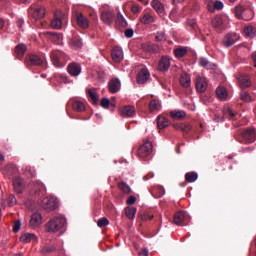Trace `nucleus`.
Listing matches in <instances>:
<instances>
[{
	"label": "nucleus",
	"instance_id": "6e6552de",
	"mask_svg": "<svg viewBox=\"0 0 256 256\" xmlns=\"http://www.w3.org/2000/svg\"><path fill=\"white\" fill-rule=\"evenodd\" d=\"M100 19L104 25H112L115 20V13L111 10H104L100 15Z\"/></svg>",
	"mask_w": 256,
	"mask_h": 256
},
{
	"label": "nucleus",
	"instance_id": "58836bf2",
	"mask_svg": "<svg viewBox=\"0 0 256 256\" xmlns=\"http://www.w3.org/2000/svg\"><path fill=\"white\" fill-rule=\"evenodd\" d=\"M234 13L237 19H243V15H245V8H243V6H236Z\"/></svg>",
	"mask_w": 256,
	"mask_h": 256
},
{
	"label": "nucleus",
	"instance_id": "1a4fd4ad",
	"mask_svg": "<svg viewBox=\"0 0 256 256\" xmlns=\"http://www.w3.org/2000/svg\"><path fill=\"white\" fill-rule=\"evenodd\" d=\"M208 86L209 83L207 82V78L202 76L196 77V90L198 93H205Z\"/></svg>",
	"mask_w": 256,
	"mask_h": 256
},
{
	"label": "nucleus",
	"instance_id": "aec40b11",
	"mask_svg": "<svg viewBox=\"0 0 256 256\" xmlns=\"http://www.w3.org/2000/svg\"><path fill=\"white\" fill-rule=\"evenodd\" d=\"M26 61L29 63V65H33V66L43 65V60L41 59V57L35 54L27 56Z\"/></svg>",
	"mask_w": 256,
	"mask_h": 256
},
{
	"label": "nucleus",
	"instance_id": "20e7f679",
	"mask_svg": "<svg viewBox=\"0 0 256 256\" xmlns=\"http://www.w3.org/2000/svg\"><path fill=\"white\" fill-rule=\"evenodd\" d=\"M240 39H241V36H239V34L228 33L224 36L222 40V45L223 47H226V48L233 47V45H235V43H237V41H239Z\"/></svg>",
	"mask_w": 256,
	"mask_h": 256
},
{
	"label": "nucleus",
	"instance_id": "b1692460",
	"mask_svg": "<svg viewBox=\"0 0 256 256\" xmlns=\"http://www.w3.org/2000/svg\"><path fill=\"white\" fill-rule=\"evenodd\" d=\"M156 121L158 129H165L166 127H169V120L165 116L159 115Z\"/></svg>",
	"mask_w": 256,
	"mask_h": 256
},
{
	"label": "nucleus",
	"instance_id": "13d9d810",
	"mask_svg": "<svg viewBox=\"0 0 256 256\" xmlns=\"http://www.w3.org/2000/svg\"><path fill=\"white\" fill-rule=\"evenodd\" d=\"M167 37L163 32H158L156 35V40L157 41H166Z\"/></svg>",
	"mask_w": 256,
	"mask_h": 256
},
{
	"label": "nucleus",
	"instance_id": "4c0bfd02",
	"mask_svg": "<svg viewBox=\"0 0 256 256\" xmlns=\"http://www.w3.org/2000/svg\"><path fill=\"white\" fill-rule=\"evenodd\" d=\"M70 45L74 49H81L83 47V40H81L80 38H74L71 40Z\"/></svg>",
	"mask_w": 256,
	"mask_h": 256
},
{
	"label": "nucleus",
	"instance_id": "9b49d317",
	"mask_svg": "<svg viewBox=\"0 0 256 256\" xmlns=\"http://www.w3.org/2000/svg\"><path fill=\"white\" fill-rule=\"evenodd\" d=\"M108 89L112 94L119 93V91H121V80L112 78L108 83Z\"/></svg>",
	"mask_w": 256,
	"mask_h": 256
},
{
	"label": "nucleus",
	"instance_id": "7c9ffc66",
	"mask_svg": "<svg viewBox=\"0 0 256 256\" xmlns=\"http://www.w3.org/2000/svg\"><path fill=\"white\" fill-rule=\"evenodd\" d=\"M199 65L200 67H204L205 69H215V64L209 62L207 58H200Z\"/></svg>",
	"mask_w": 256,
	"mask_h": 256
},
{
	"label": "nucleus",
	"instance_id": "e433bc0d",
	"mask_svg": "<svg viewBox=\"0 0 256 256\" xmlns=\"http://www.w3.org/2000/svg\"><path fill=\"white\" fill-rule=\"evenodd\" d=\"M125 213H126V217H128V219H135V214L137 213V208L126 207Z\"/></svg>",
	"mask_w": 256,
	"mask_h": 256
},
{
	"label": "nucleus",
	"instance_id": "69168bd1",
	"mask_svg": "<svg viewBox=\"0 0 256 256\" xmlns=\"http://www.w3.org/2000/svg\"><path fill=\"white\" fill-rule=\"evenodd\" d=\"M131 11H132V13H139L140 8H139V6H132Z\"/></svg>",
	"mask_w": 256,
	"mask_h": 256
},
{
	"label": "nucleus",
	"instance_id": "6ab92c4d",
	"mask_svg": "<svg viewBox=\"0 0 256 256\" xmlns=\"http://www.w3.org/2000/svg\"><path fill=\"white\" fill-rule=\"evenodd\" d=\"M149 77H151V75L149 74V70L143 69L138 74L137 83L143 85L144 83H147Z\"/></svg>",
	"mask_w": 256,
	"mask_h": 256
},
{
	"label": "nucleus",
	"instance_id": "2eb2a0df",
	"mask_svg": "<svg viewBox=\"0 0 256 256\" xmlns=\"http://www.w3.org/2000/svg\"><path fill=\"white\" fill-rule=\"evenodd\" d=\"M29 13L30 15H32V17L34 19H43V17H45V8L43 7H38V8H34L33 6L29 9Z\"/></svg>",
	"mask_w": 256,
	"mask_h": 256
},
{
	"label": "nucleus",
	"instance_id": "a19ab883",
	"mask_svg": "<svg viewBox=\"0 0 256 256\" xmlns=\"http://www.w3.org/2000/svg\"><path fill=\"white\" fill-rule=\"evenodd\" d=\"M197 177L198 175L195 172H188L185 175V179L188 181V183H195V181H197Z\"/></svg>",
	"mask_w": 256,
	"mask_h": 256
},
{
	"label": "nucleus",
	"instance_id": "6e6d98bb",
	"mask_svg": "<svg viewBox=\"0 0 256 256\" xmlns=\"http://www.w3.org/2000/svg\"><path fill=\"white\" fill-rule=\"evenodd\" d=\"M54 37V39L57 40V43H62L63 42V34H58V33H50Z\"/></svg>",
	"mask_w": 256,
	"mask_h": 256
},
{
	"label": "nucleus",
	"instance_id": "bb28decb",
	"mask_svg": "<svg viewBox=\"0 0 256 256\" xmlns=\"http://www.w3.org/2000/svg\"><path fill=\"white\" fill-rule=\"evenodd\" d=\"M212 25L214 29L217 31H222L223 30V18L221 16H216L212 19Z\"/></svg>",
	"mask_w": 256,
	"mask_h": 256
},
{
	"label": "nucleus",
	"instance_id": "338daca9",
	"mask_svg": "<svg viewBox=\"0 0 256 256\" xmlns=\"http://www.w3.org/2000/svg\"><path fill=\"white\" fill-rule=\"evenodd\" d=\"M5 26V21L0 18V29H2Z\"/></svg>",
	"mask_w": 256,
	"mask_h": 256
},
{
	"label": "nucleus",
	"instance_id": "5701e85b",
	"mask_svg": "<svg viewBox=\"0 0 256 256\" xmlns=\"http://www.w3.org/2000/svg\"><path fill=\"white\" fill-rule=\"evenodd\" d=\"M186 116H187V114L183 110H172L170 112V117L177 121H179L181 119H185Z\"/></svg>",
	"mask_w": 256,
	"mask_h": 256
},
{
	"label": "nucleus",
	"instance_id": "f3484780",
	"mask_svg": "<svg viewBox=\"0 0 256 256\" xmlns=\"http://www.w3.org/2000/svg\"><path fill=\"white\" fill-rule=\"evenodd\" d=\"M77 25L81 29H87L89 27V19L85 17L82 13L76 14Z\"/></svg>",
	"mask_w": 256,
	"mask_h": 256
},
{
	"label": "nucleus",
	"instance_id": "a18cd8bd",
	"mask_svg": "<svg viewBox=\"0 0 256 256\" xmlns=\"http://www.w3.org/2000/svg\"><path fill=\"white\" fill-rule=\"evenodd\" d=\"M224 115H227L228 117H230L231 119H233V117H235V115H237V112H235L233 109H231V107L226 106L224 107Z\"/></svg>",
	"mask_w": 256,
	"mask_h": 256
},
{
	"label": "nucleus",
	"instance_id": "c9c22d12",
	"mask_svg": "<svg viewBox=\"0 0 256 256\" xmlns=\"http://www.w3.org/2000/svg\"><path fill=\"white\" fill-rule=\"evenodd\" d=\"M87 93L94 103L99 101V94H97V90L95 88L88 89Z\"/></svg>",
	"mask_w": 256,
	"mask_h": 256
},
{
	"label": "nucleus",
	"instance_id": "423d86ee",
	"mask_svg": "<svg viewBox=\"0 0 256 256\" xmlns=\"http://www.w3.org/2000/svg\"><path fill=\"white\" fill-rule=\"evenodd\" d=\"M13 189L16 195H22L23 191H25V180L19 176H15L13 178Z\"/></svg>",
	"mask_w": 256,
	"mask_h": 256
},
{
	"label": "nucleus",
	"instance_id": "4468645a",
	"mask_svg": "<svg viewBox=\"0 0 256 256\" xmlns=\"http://www.w3.org/2000/svg\"><path fill=\"white\" fill-rule=\"evenodd\" d=\"M111 55H112V59H113L114 63H121L123 61V58H124L123 48L115 47L112 50Z\"/></svg>",
	"mask_w": 256,
	"mask_h": 256
},
{
	"label": "nucleus",
	"instance_id": "bf43d9fd",
	"mask_svg": "<svg viewBox=\"0 0 256 256\" xmlns=\"http://www.w3.org/2000/svg\"><path fill=\"white\" fill-rule=\"evenodd\" d=\"M133 35H135V31H133V29L125 30V37H127L128 39H131V37H133Z\"/></svg>",
	"mask_w": 256,
	"mask_h": 256
},
{
	"label": "nucleus",
	"instance_id": "37998d69",
	"mask_svg": "<svg viewBox=\"0 0 256 256\" xmlns=\"http://www.w3.org/2000/svg\"><path fill=\"white\" fill-rule=\"evenodd\" d=\"M73 109L74 111L81 113L82 111H85V104H83V102L76 101L73 103Z\"/></svg>",
	"mask_w": 256,
	"mask_h": 256
},
{
	"label": "nucleus",
	"instance_id": "f8f14e48",
	"mask_svg": "<svg viewBox=\"0 0 256 256\" xmlns=\"http://www.w3.org/2000/svg\"><path fill=\"white\" fill-rule=\"evenodd\" d=\"M68 73L71 77H79L81 75V64L73 62L68 65Z\"/></svg>",
	"mask_w": 256,
	"mask_h": 256
},
{
	"label": "nucleus",
	"instance_id": "9d476101",
	"mask_svg": "<svg viewBox=\"0 0 256 256\" xmlns=\"http://www.w3.org/2000/svg\"><path fill=\"white\" fill-rule=\"evenodd\" d=\"M151 151H153V144H151V142H146L138 149V155L139 157H147L148 155H151Z\"/></svg>",
	"mask_w": 256,
	"mask_h": 256
},
{
	"label": "nucleus",
	"instance_id": "09e8293b",
	"mask_svg": "<svg viewBox=\"0 0 256 256\" xmlns=\"http://www.w3.org/2000/svg\"><path fill=\"white\" fill-rule=\"evenodd\" d=\"M240 97L242 101H245L246 103H251L253 100L251 99V95L247 92H241Z\"/></svg>",
	"mask_w": 256,
	"mask_h": 256
},
{
	"label": "nucleus",
	"instance_id": "ddd939ff",
	"mask_svg": "<svg viewBox=\"0 0 256 256\" xmlns=\"http://www.w3.org/2000/svg\"><path fill=\"white\" fill-rule=\"evenodd\" d=\"M120 115L122 117H135V115H137V111L134 106L127 105L120 109Z\"/></svg>",
	"mask_w": 256,
	"mask_h": 256
},
{
	"label": "nucleus",
	"instance_id": "4be33fe9",
	"mask_svg": "<svg viewBox=\"0 0 256 256\" xmlns=\"http://www.w3.org/2000/svg\"><path fill=\"white\" fill-rule=\"evenodd\" d=\"M238 81L242 89H247V87H251V80L249 79L248 75H240L238 77Z\"/></svg>",
	"mask_w": 256,
	"mask_h": 256
},
{
	"label": "nucleus",
	"instance_id": "680f3d73",
	"mask_svg": "<svg viewBox=\"0 0 256 256\" xmlns=\"http://www.w3.org/2000/svg\"><path fill=\"white\" fill-rule=\"evenodd\" d=\"M137 201V198L135 196H129L127 199V205H134V203Z\"/></svg>",
	"mask_w": 256,
	"mask_h": 256
},
{
	"label": "nucleus",
	"instance_id": "c85d7f7f",
	"mask_svg": "<svg viewBox=\"0 0 256 256\" xmlns=\"http://www.w3.org/2000/svg\"><path fill=\"white\" fill-rule=\"evenodd\" d=\"M180 85H182V87H190L191 86V76L189 74H182L180 76Z\"/></svg>",
	"mask_w": 256,
	"mask_h": 256
},
{
	"label": "nucleus",
	"instance_id": "393cba45",
	"mask_svg": "<svg viewBox=\"0 0 256 256\" xmlns=\"http://www.w3.org/2000/svg\"><path fill=\"white\" fill-rule=\"evenodd\" d=\"M140 23H142V25H151V23H155V17L149 13H145L140 17Z\"/></svg>",
	"mask_w": 256,
	"mask_h": 256
},
{
	"label": "nucleus",
	"instance_id": "052dcab7",
	"mask_svg": "<svg viewBox=\"0 0 256 256\" xmlns=\"http://www.w3.org/2000/svg\"><path fill=\"white\" fill-rule=\"evenodd\" d=\"M214 8H216L218 11H221V9H223V2L221 1H216L214 3Z\"/></svg>",
	"mask_w": 256,
	"mask_h": 256
},
{
	"label": "nucleus",
	"instance_id": "72a5a7b5",
	"mask_svg": "<svg viewBox=\"0 0 256 256\" xmlns=\"http://www.w3.org/2000/svg\"><path fill=\"white\" fill-rule=\"evenodd\" d=\"M174 129L177 131H183V133H187L191 131V125L189 124H173Z\"/></svg>",
	"mask_w": 256,
	"mask_h": 256
},
{
	"label": "nucleus",
	"instance_id": "49530a36",
	"mask_svg": "<svg viewBox=\"0 0 256 256\" xmlns=\"http://www.w3.org/2000/svg\"><path fill=\"white\" fill-rule=\"evenodd\" d=\"M119 189L120 191H123V193H127V194L131 193V187H129V185L125 182H121L119 184Z\"/></svg>",
	"mask_w": 256,
	"mask_h": 256
},
{
	"label": "nucleus",
	"instance_id": "473e14b6",
	"mask_svg": "<svg viewBox=\"0 0 256 256\" xmlns=\"http://www.w3.org/2000/svg\"><path fill=\"white\" fill-rule=\"evenodd\" d=\"M149 109L152 113L159 111L161 109V102H159L157 100H152L149 103Z\"/></svg>",
	"mask_w": 256,
	"mask_h": 256
},
{
	"label": "nucleus",
	"instance_id": "e2e57ef3",
	"mask_svg": "<svg viewBox=\"0 0 256 256\" xmlns=\"http://www.w3.org/2000/svg\"><path fill=\"white\" fill-rule=\"evenodd\" d=\"M140 256H149V250L147 248H144L139 253Z\"/></svg>",
	"mask_w": 256,
	"mask_h": 256
},
{
	"label": "nucleus",
	"instance_id": "864d4df0",
	"mask_svg": "<svg viewBox=\"0 0 256 256\" xmlns=\"http://www.w3.org/2000/svg\"><path fill=\"white\" fill-rule=\"evenodd\" d=\"M97 225L98 227H107V225H109V219L101 218L100 220H98Z\"/></svg>",
	"mask_w": 256,
	"mask_h": 256
},
{
	"label": "nucleus",
	"instance_id": "2f4dec72",
	"mask_svg": "<svg viewBox=\"0 0 256 256\" xmlns=\"http://www.w3.org/2000/svg\"><path fill=\"white\" fill-rule=\"evenodd\" d=\"M216 95L220 99H227V97H229V93H227V89L221 86L216 89Z\"/></svg>",
	"mask_w": 256,
	"mask_h": 256
},
{
	"label": "nucleus",
	"instance_id": "0eeeda50",
	"mask_svg": "<svg viewBox=\"0 0 256 256\" xmlns=\"http://www.w3.org/2000/svg\"><path fill=\"white\" fill-rule=\"evenodd\" d=\"M30 227L32 229H37L43 225V216L39 212H34L30 218Z\"/></svg>",
	"mask_w": 256,
	"mask_h": 256
},
{
	"label": "nucleus",
	"instance_id": "c756f323",
	"mask_svg": "<svg viewBox=\"0 0 256 256\" xmlns=\"http://www.w3.org/2000/svg\"><path fill=\"white\" fill-rule=\"evenodd\" d=\"M186 215L187 214L185 212L176 213L175 216H174L175 225H182L183 221H185Z\"/></svg>",
	"mask_w": 256,
	"mask_h": 256
},
{
	"label": "nucleus",
	"instance_id": "774afa93",
	"mask_svg": "<svg viewBox=\"0 0 256 256\" xmlns=\"http://www.w3.org/2000/svg\"><path fill=\"white\" fill-rule=\"evenodd\" d=\"M252 59L255 63V67H256V52L252 53Z\"/></svg>",
	"mask_w": 256,
	"mask_h": 256
},
{
	"label": "nucleus",
	"instance_id": "7ed1b4c3",
	"mask_svg": "<svg viewBox=\"0 0 256 256\" xmlns=\"http://www.w3.org/2000/svg\"><path fill=\"white\" fill-rule=\"evenodd\" d=\"M51 59L55 67H65L67 63V56L63 52H53Z\"/></svg>",
	"mask_w": 256,
	"mask_h": 256
},
{
	"label": "nucleus",
	"instance_id": "ea45409f",
	"mask_svg": "<svg viewBox=\"0 0 256 256\" xmlns=\"http://www.w3.org/2000/svg\"><path fill=\"white\" fill-rule=\"evenodd\" d=\"M24 174L26 175V177H28L29 179L35 177L36 173H35V168L31 167V166H26L24 169Z\"/></svg>",
	"mask_w": 256,
	"mask_h": 256
},
{
	"label": "nucleus",
	"instance_id": "603ef678",
	"mask_svg": "<svg viewBox=\"0 0 256 256\" xmlns=\"http://www.w3.org/2000/svg\"><path fill=\"white\" fill-rule=\"evenodd\" d=\"M100 105L101 107H103V109H109V105H111V101L109 100V98H102Z\"/></svg>",
	"mask_w": 256,
	"mask_h": 256
},
{
	"label": "nucleus",
	"instance_id": "39448f33",
	"mask_svg": "<svg viewBox=\"0 0 256 256\" xmlns=\"http://www.w3.org/2000/svg\"><path fill=\"white\" fill-rule=\"evenodd\" d=\"M63 17H65V14L61 10H57L54 13V18L51 22L52 29H61L63 27Z\"/></svg>",
	"mask_w": 256,
	"mask_h": 256
},
{
	"label": "nucleus",
	"instance_id": "cd10ccee",
	"mask_svg": "<svg viewBox=\"0 0 256 256\" xmlns=\"http://www.w3.org/2000/svg\"><path fill=\"white\" fill-rule=\"evenodd\" d=\"M152 7L156 10L158 15H163V13H165V7H163V4L159 0H153Z\"/></svg>",
	"mask_w": 256,
	"mask_h": 256
},
{
	"label": "nucleus",
	"instance_id": "f704fd0d",
	"mask_svg": "<svg viewBox=\"0 0 256 256\" xmlns=\"http://www.w3.org/2000/svg\"><path fill=\"white\" fill-rule=\"evenodd\" d=\"M187 51V47H179L174 50V55L177 59H181L182 57H185Z\"/></svg>",
	"mask_w": 256,
	"mask_h": 256
},
{
	"label": "nucleus",
	"instance_id": "dca6fc26",
	"mask_svg": "<svg viewBox=\"0 0 256 256\" xmlns=\"http://www.w3.org/2000/svg\"><path fill=\"white\" fill-rule=\"evenodd\" d=\"M243 139H245L246 143H255L256 141V131L255 129L246 130L242 134Z\"/></svg>",
	"mask_w": 256,
	"mask_h": 256
},
{
	"label": "nucleus",
	"instance_id": "5fc2aeb1",
	"mask_svg": "<svg viewBox=\"0 0 256 256\" xmlns=\"http://www.w3.org/2000/svg\"><path fill=\"white\" fill-rule=\"evenodd\" d=\"M143 49L147 53H155V49H153V45H151V44H144Z\"/></svg>",
	"mask_w": 256,
	"mask_h": 256
},
{
	"label": "nucleus",
	"instance_id": "a878e982",
	"mask_svg": "<svg viewBox=\"0 0 256 256\" xmlns=\"http://www.w3.org/2000/svg\"><path fill=\"white\" fill-rule=\"evenodd\" d=\"M4 173L8 175V177H11V175H17L19 169H17V166L14 164H8L4 169Z\"/></svg>",
	"mask_w": 256,
	"mask_h": 256
},
{
	"label": "nucleus",
	"instance_id": "4d7b16f0",
	"mask_svg": "<svg viewBox=\"0 0 256 256\" xmlns=\"http://www.w3.org/2000/svg\"><path fill=\"white\" fill-rule=\"evenodd\" d=\"M21 229V220H17L15 223H14V226H13V231L14 233H17L19 232Z\"/></svg>",
	"mask_w": 256,
	"mask_h": 256
},
{
	"label": "nucleus",
	"instance_id": "412c9836",
	"mask_svg": "<svg viewBox=\"0 0 256 256\" xmlns=\"http://www.w3.org/2000/svg\"><path fill=\"white\" fill-rule=\"evenodd\" d=\"M21 243H37V236L34 233H25L20 237Z\"/></svg>",
	"mask_w": 256,
	"mask_h": 256
},
{
	"label": "nucleus",
	"instance_id": "0e129e2a",
	"mask_svg": "<svg viewBox=\"0 0 256 256\" xmlns=\"http://www.w3.org/2000/svg\"><path fill=\"white\" fill-rule=\"evenodd\" d=\"M214 121H216L217 123H219V122L225 121V118L219 117L218 115H216V116L214 117Z\"/></svg>",
	"mask_w": 256,
	"mask_h": 256
},
{
	"label": "nucleus",
	"instance_id": "f03ea898",
	"mask_svg": "<svg viewBox=\"0 0 256 256\" xmlns=\"http://www.w3.org/2000/svg\"><path fill=\"white\" fill-rule=\"evenodd\" d=\"M40 207L46 211H55L59 207V201L55 196L46 197L41 201Z\"/></svg>",
	"mask_w": 256,
	"mask_h": 256
},
{
	"label": "nucleus",
	"instance_id": "de8ad7c7",
	"mask_svg": "<svg viewBox=\"0 0 256 256\" xmlns=\"http://www.w3.org/2000/svg\"><path fill=\"white\" fill-rule=\"evenodd\" d=\"M244 33L248 37H255V28H253V26H248L244 29Z\"/></svg>",
	"mask_w": 256,
	"mask_h": 256
},
{
	"label": "nucleus",
	"instance_id": "c03bdc74",
	"mask_svg": "<svg viewBox=\"0 0 256 256\" xmlns=\"http://www.w3.org/2000/svg\"><path fill=\"white\" fill-rule=\"evenodd\" d=\"M116 23H118V25H120L121 27H127V20L125 19V16L121 14V12H119L117 16Z\"/></svg>",
	"mask_w": 256,
	"mask_h": 256
},
{
	"label": "nucleus",
	"instance_id": "f257e3e1",
	"mask_svg": "<svg viewBox=\"0 0 256 256\" xmlns=\"http://www.w3.org/2000/svg\"><path fill=\"white\" fill-rule=\"evenodd\" d=\"M67 227V218L63 215L52 217L46 224V231L48 233H61Z\"/></svg>",
	"mask_w": 256,
	"mask_h": 256
},
{
	"label": "nucleus",
	"instance_id": "a211bd4d",
	"mask_svg": "<svg viewBox=\"0 0 256 256\" xmlns=\"http://www.w3.org/2000/svg\"><path fill=\"white\" fill-rule=\"evenodd\" d=\"M170 67H171V59H169V57L167 56L162 57L158 65L159 71H169Z\"/></svg>",
	"mask_w": 256,
	"mask_h": 256
},
{
	"label": "nucleus",
	"instance_id": "3c124183",
	"mask_svg": "<svg viewBox=\"0 0 256 256\" xmlns=\"http://www.w3.org/2000/svg\"><path fill=\"white\" fill-rule=\"evenodd\" d=\"M8 205L9 207H15V205H17V198L15 197V195L10 194Z\"/></svg>",
	"mask_w": 256,
	"mask_h": 256
},
{
	"label": "nucleus",
	"instance_id": "8fccbe9b",
	"mask_svg": "<svg viewBox=\"0 0 256 256\" xmlns=\"http://www.w3.org/2000/svg\"><path fill=\"white\" fill-rule=\"evenodd\" d=\"M55 249V246H45L41 249V253H43V255H47V253H53Z\"/></svg>",
	"mask_w": 256,
	"mask_h": 256
},
{
	"label": "nucleus",
	"instance_id": "79ce46f5",
	"mask_svg": "<svg viewBox=\"0 0 256 256\" xmlns=\"http://www.w3.org/2000/svg\"><path fill=\"white\" fill-rule=\"evenodd\" d=\"M27 51V46L25 44H19L16 46V53L19 57H23Z\"/></svg>",
	"mask_w": 256,
	"mask_h": 256
}]
</instances>
